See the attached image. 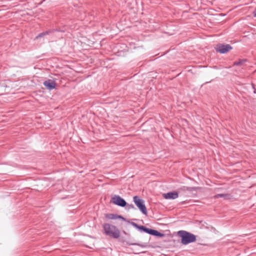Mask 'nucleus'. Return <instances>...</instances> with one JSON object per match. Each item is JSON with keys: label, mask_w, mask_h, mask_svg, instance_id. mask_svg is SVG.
Here are the masks:
<instances>
[{"label": "nucleus", "mask_w": 256, "mask_h": 256, "mask_svg": "<svg viewBox=\"0 0 256 256\" xmlns=\"http://www.w3.org/2000/svg\"><path fill=\"white\" fill-rule=\"evenodd\" d=\"M44 36V33L43 32H42V33H40V34H38L36 38V39H38L39 38H42Z\"/></svg>", "instance_id": "obj_17"}, {"label": "nucleus", "mask_w": 256, "mask_h": 256, "mask_svg": "<svg viewBox=\"0 0 256 256\" xmlns=\"http://www.w3.org/2000/svg\"><path fill=\"white\" fill-rule=\"evenodd\" d=\"M64 31H65L64 30H60V29L56 28V29H52V30L46 31L44 32H43V33H44V36H46V35L49 34L50 33L54 32H64Z\"/></svg>", "instance_id": "obj_8"}, {"label": "nucleus", "mask_w": 256, "mask_h": 256, "mask_svg": "<svg viewBox=\"0 0 256 256\" xmlns=\"http://www.w3.org/2000/svg\"><path fill=\"white\" fill-rule=\"evenodd\" d=\"M198 189V188H196V187H188V188H187L186 190H190V191H191V190H196Z\"/></svg>", "instance_id": "obj_16"}, {"label": "nucleus", "mask_w": 256, "mask_h": 256, "mask_svg": "<svg viewBox=\"0 0 256 256\" xmlns=\"http://www.w3.org/2000/svg\"><path fill=\"white\" fill-rule=\"evenodd\" d=\"M232 49V47L228 44H218L216 48V51L220 54H224Z\"/></svg>", "instance_id": "obj_5"}, {"label": "nucleus", "mask_w": 256, "mask_h": 256, "mask_svg": "<svg viewBox=\"0 0 256 256\" xmlns=\"http://www.w3.org/2000/svg\"><path fill=\"white\" fill-rule=\"evenodd\" d=\"M116 214H106V218L110 220H116Z\"/></svg>", "instance_id": "obj_11"}, {"label": "nucleus", "mask_w": 256, "mask_h": 256, "mask_svg": "<svg viewBox=\"0 0 256 256\" xmlns=\"http://www.w3.org/2000/svg\"><path fill=\"white\" fill-rule=\"evenodd\" d=\"M154 231V230H153V229L148 228H146L145 232L152 236Z\"/></svg>", "instance_id": "obj_13"}, {"label": "nucleus", "mask_w": 256, "mask_h": 256, "mask_svg": "<svg viewBox=\"0 0 256 256\" xmlns=\"http://www.w3.org/2000/svg\"><path fill=\"white\" fill-rule=\"evenodd\" d=\"M178 236L181 238V242L184 245L194 242L196 236L185 230H180L178 232Z\"/></svg>", "instance_id": "obj_2"}, {"label": "nucleus", "mask_w": 256, "mask_h": 256, "mask_svg": "<svg viewBox=\"0 0 256 256\" xmlns=\"http://www.w3.org/2000/svg\"><path fill=\"white\" fill-rule=\"evenodd\" d=\"M126 207L128 210L134 208V206L132 204H126Z\"/></svg>", "instance_id": "obj_15"}, {"label": "nucleus", "mask_w": 256, "mask_h": 256, "mask_svg": "<svg viewBox=\"0 0 256 256\" xmlns=\"http://www.w3.org/2000/svg\"><path fill=\"white\" fill-rule=\"evenodd\" d=\"M163 196L166 199L174 200L178 198V194L176 192H172L164 194Z\"/></svg>", "instance_id": "obj_6"}, {"label": "nucleus", "mask_w": 256, "mask_h": 256, "mask_svg": "<svg viewBox=\"0 0 256 256\" xmlns=\"http://www.w3.org/2000/svg\"><path fill=\"white\" fill-rule=\"evenodd\" d=\"M104 234L111 238H117L120 236V232L118 229L114 226L109 224H103Z\"/></svg>", "instance_id": "obj_1"}, {"label": "nucleus", "mask_w": 256, "mask_h": 256, "mask_svg": "<svg viewBox=\"0 0 256 256\" xmlns=\"http://www.w3.org/2000/svg\"><path fill=\"white\" fill-rule=\"evenodd\" d=\"M164 234L159 232L158 231L156 230H154V232H153V234L152 236H157V237H162L164 236Z\"/></svg>", "instance_id": "obj_10"}, {"label": "nucleus", "mask_w": 256, "mask_h": 256, "mask_svg": "<svg viewBox=\"0 0 256 256\" xmlns=\"http://www.w3.org/2000/svg\"><path fill=\"white\" fill-rule=\"evenodd\" d=\"M131 224H132V226H133L134 228H138V226H139V225H138V224H136V223H134V222H132L131 223Z\"/></svg>", "instance_id": "obj_19"}, {"label": "nucleus", "mask_w": 256, "mask_h": 256, "mask_svg": "<svg viewBox=\"0 0 256 256\" xmlns=\"http://www.w3.org/2000/svg\"><path fill=\"white\" fill-rule=\"evenodd\" d=\"M44 85L48 90H52L56 88V83L54 81L48 80L44 82Z\"/></svg>", "instance_id": "obj_7"}, {"label": "nucleus", "mask_w": 256, "mask_h": 256, "mask_svg": "<svg viewBox=\"0 0 256 256\" xmlns=\"http://www.w3.org/2000/svg\"><path fill=\"white\" fill-rule=\"evenodd\" d=\"M245 62H246L245 60H241L238 62H234V66H240V65H242V64H244Z\"/></svg>", "instance_id": "obj_12"}, {"label": "nucleus", "mask_w": 256, "mask_h": 256, "mask_svg": "<svg viewBox=\"0 0 256 256\" xmlns=\"http://www.w3.org/2000/svg\"><path fill=\"white\" fill-rule=\"evenodd\" d=\"M132 245H138V244H131Z\"/></svg>", "instance_id": "obj_21"}, {"label": "nucleus", "mask_w": 256, "mask_h": 256, "mask_svg": "<svg viewBox=\"0 0 256 256\" xmlns=\"http://www.w3.org/2000/svg\"><path fill=\"white\" fill-rule=\"evenodd\" d=\"M137 229H138L139 230H140L141 232H145L146 227L142 226H139Z\"/></svg>", "instance_id": "obj_14"}, {"label": "nucleus", "mask_w": 256, "mask_h": 256, "mask_svg": "<svg viewBox=\"0 0 256 256\" xmlns=\"http://www.w3.org/2000/svg\"><path fill=\"white\" fill-rule=\"evenodd\" d=\"M214 198H224L226 199L228 198V195L227 194H217L214 196Z\"/></svg>", "instance_id": "obj_9"}, {"label": "nucleus", "mask_w": 256, "mask_h": 256, "mask_svg": "<svg viewBox=\"0 0 256 256\" xmlns=\"http://www.w3.org/2000/svg\"><path fill=\"white\" fill-rule=\"evenodd\" d=\"M252 14L254 17H256V9L253 12Z\"/></svg>", "instance_id": "obj_20"}, {"label": "nucleus", "mask_w": 256, "mask_h": 256, "mask_svg": "<svg viewBox=\"0 0 256 256\" xmlns=\"http://www.w3.org/2000/svg\"><path fill=\"white\" fill-rule=\"evenodd\" d=\"M133 200L140 212L146 215L148 212L144 200L140 198L138 196H134L133 198Z\"/></svg>", "instance_id": "obj_3"}, {"label": "nucleus", "mask_w": 256, "mask_h": 256, "mask_svg": "<svg viewBox=\"0 0 256 256\" xmlns=\"http://www.w3.org/2000/svg\"><path fill=\"white\" fill-rule=\"evenodd\" d=\"M111 202L113 204L121 207H124L126 206V201L120 196L114 195L111 200Z\"/></svg>", "instance_id": "obj_4"}, {"label": "nucleus", "mask_w": 256, "mask_h": 256, "mask_svg": "<svg viewBox=\"0 0 256 256\" xmlns=\"http://www.w3.org/2000/svg\"><path fill=\"white\" fill-rule=\"evenodd\" d=\"M117 218L122 219V220H125V218L124 217H122V216L116 214V219H117Z\"/></svg>", "instance_id": "obj_18"}]
</instances>
